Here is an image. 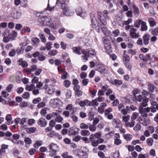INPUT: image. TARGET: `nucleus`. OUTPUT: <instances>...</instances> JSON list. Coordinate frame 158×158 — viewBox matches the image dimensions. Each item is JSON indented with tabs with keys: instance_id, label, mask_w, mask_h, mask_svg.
<instances>
[{
	"instance_id": "f257e3e1",
	"label": "nucleus",
	"mask_w": 158,
	"mask_h": 158,
	"mask_svg": "<svg viewBox=\"0 0 158 158\" xmlns=\"http://www.w3.org/2000/svg\"><path fill=\"white\" fill-rule=\"evenodd\" d=\"M66 1V0H49L48 6L46 10L51 11L54 9L56 6H55L54 5L55 4L59 5L61 4L62 7L63 5L66 4L65 3Z\"/></svg>"
},
{
	"instance_id": "f03ea898",
	"label": "nucleus",
	"mask_w": 158,
	"mask_h": 158,
	"mask_svg": "<svg viewBox=\"0 0 158 158\" xmlns=\"http://www.w3.org/2000/svg\"><path fill=\"white\" fill-rule=\"evenodd\" d=\"M61 8L63 14L67 16H71L74 14L73 10L67 4L63 5Z\"/></svg>"
},
{
	"instance_id": "7ed1b4c3",
	"label": "nucleus",
	"mask_w": 158,
	"mask_h": 158,
	"mask_svg": "<svg viewBox=\"0 0 158 158\" xmlns=\"http://www.w3.org/2000/svg\"><path fill=\"white\" fill-rule=\"evenodd\" d=\"M50 150L49 151V155L51 157L54 156L56 154L57 152L59 151L58 147L54 143H51L48 147Z\"/></svg>"
},
{
	"instance_id": "20e7f679",
	"label": "nucleus",
	"mask_w": 158,
	"mask_h": 158,
	"mask_svg": "<svg viewBox=\"0 0 158 158\" xmlns=\"http://www.w3.org/2000/svg\"><path fill=\"white\" fill-rule=\"evenodd\" d=\"M51 106L54 108H56L62 105L63 103L58 98L52 99L50 102Z\"/></svg>"
},
{
	"instance_id": "39448f33",
	"label": "nucleus",
	"mask_w": 158,
	"mask_h": 158,
	"mask_svg": "<svg viewBox=\"0 0 158 158\" xmlns=\"http://www.w3.org/2000/svg\"><path fill=\"white\" fill-rule=\"evenodd\" d=\"M139 112L141 114V116L143 117H148V113H149L150 111V108L149 107H147L143 108L141 106H139Z\"/></svg>"
},
{
	"instance_id": "423d86ee",
	"label": "nucleus",
	"mask_w": 158,
	"mask_h": 158,
	"mask_svg": "<svg viewBox=\"0 0 158 158\" xmlns=\"http://www.w3.org/2000/svg\"><path fill=\"white\" fill-rule=\"evenodd\" d=\"M123 60L124 63L127 68L131 69L132 68V65L130 63V58L127 54H124L123 56Z\"/></svg>"
},
{
	"instance_id": "0eeeda50",
	"label": "nucleus",
	"mask_w": 158,
	"mask_h": 158,
	"mask_svg": "<svg viewBox=\"0 0 158 158\" xmlns=\"http://www.w3.org/2000/svg\"><path fill=\"white\" fill-rule=\"evenodd\" d=\"M10 31L8 29H6L2 33V36L3 37L2 41L5 43H7L10 41L11 38L10 37Z\"/></svg>"
},
{
	"instance_id": "6e6552de",
	"label": "nucleus",
	"mask_w": 158,
	"mask_h": 158,
	"mask_svg": "<svg viewBox=\"0 0 158 158\" xmlns=\"http://www.w3.org/2000/svg\"><path fill=\"white\" fill-rule=\"evenodd\" d=\"M105 15H103L101 12L98 11V17L99 20H104L109 19V17L107 15L108 13V11L106 10H104L103 12Z\"/></svg>"
},
{
	"instance_id": "1a4fd4ad",
	"label": "nucleus",
	"mask_w": 158,
	"mask_h": 158,
	"mask_svg": "<svg viewBox=\"0 0 158 158\" xmlns=\"http://www.w3.org/2000/svg\"><path fill=\"white\" fill-rule=\"evenodd\" d=\"M75 11L77 15L82 18L84 17L86 15L85 11L81 7H78L75 10Z\"/></svg>"
},
{
	"instance_id": "9d476101",
	"label": "nucleus",
	"mask_w": 158,
	"mask_h": 158,
	"mask_svg": "<svg viewBox=\"0 0 158 158\" xmlns=\"http://www.w3.org/2000/svg\"><path fill=\"white\" fill-rule=\"evenodd\" d=\"M43 26H46L52 28H55V24L53 20H43L40 22Z\"/></svg>"
},
{
	"instance_id": "9b49d317",
	"label": "nucleus",
	"mask_w": 158,
	"mask_h": 158,
	"mask_svg": "<svg viewBox=\"0 0 158 158\" xmlns=\"http://www.w3.org/2000/svg\"><path fill=\"white\" fill-rule=\"evenodd\" d=\"M101 135V132H97L94 134H91L89 137V140L90 141L95 140L96 139H99Z\"/></svg>"
},
{
	"instance_id": "f8f14e48",
	"label": "nucleus",
	"mask_w": 158,
	"mask_h": 158,
	"mask_svg": "<svg viewBox=\"0 0 158 158\" xmlns=\"http://www.w3.org/2000/svg\"><path fill=\"white\" fill-rule=\"evenodd\" d=\"M80 85L74 86L73 89L75 91V95L78 97L81 96L82 94V92L80 89Z\"/></svg>"
},
{
	"instance_id": "ddd939ff",
	"label": "nucleus",
	"mask_w": 158,
	"mask_h": 158,
	"mask_svg": "<svg viewBox=\"0 0 158 158\" xmlns=\"http://www.w3.org/2000/svg\"><path fill=\"white\" fill-rule=\"evenodd\" d=\"M0 102H2L3 104H9L10 106L14 105L15 104V102L11 101L10 100L9 98H6V99H3L0 96Z\"/></svg>"
},
{
	"instance_id": "4468645a",
	"label": "nucleus",
	"mask_w": 158,
	"mask_h": 158,
	"mask_svg": "<svg viewBox=\"0 0 158 158\" xmlns=\"http://www.w3.org/2000/svg\"><path fill=\"white\" fill-rule=\"evenodd\" d=\"M43 88L45 89L46 92L48 94H52L55 91L54 89L50 87H48V85L46 84H45Z\"/></svg>"
},
{
	"instance_id": "2eb2a0df",
	"label": "nucleus",
	"mask_w": 158,
	"mask_h": 158,
	"mask_svg": "<svg viewBox=\"0 0 158 158\" xmlns=\"http://www.w3.org/2000/svg\"><path fill=\"white\" fill-rule=\"evenodd\" d=\"M38 124L41 127H44L46 126L47 122L46 120L44 118H40L38 121Z\"/></svg>"
},
{
	"instance_id": "dca6fc26",
	"label": "nucleus",
	"mask_w": 158,
	"mask_h": 158,
	"mask_svg": "<svg viewBox=\"0 0 158 158\" xmlns=\"http://www.w3.org/2000/svg\"><path fill=\"white\" fill-rule=\"evenodd\" d=\"M46 11L45 10L44 11L42 12H35L34 14L36 16V17H40V18L41 19H48V17L44 15V13Z\"/></svg>"
},
{
	"instance_id": "f3484780",
	"label": "nucleus",
	"mask_w": 158,
	"mask_h": 158,
	"mask_svg": "<svg viewBox=\"0 0 158 158\" xmlns=\"http://www.w3.org/2000/svg\"><path fill=\"white\" fill-rule=\"evenodd\" d=\"M136 29L133 28L130 30V35L132 38H137L139 37L138 34L136 33Z\"/></svg>"
},
{
	"instance_id": "a211bd4d",
	"label": "nucleus",
	"mask_w": 158,
	"mask_h": 158,
	"mask_svg": "<svg viewBox=\"0 0 158 158\" xmlns=\"http://www.w3.org/2000/svg\"><path fill=\"white\" fill-rule=\"evenodd\" d=\"M78 129L75 127H71L69 130V133L71 135H75L77 133Z\"/></svg>"
},
{
	"instance_id": "6ab92c4d",
	"label": "nucleus",
	"mask_w": 158,
	"mask_h": 158,
	"mask_svg": "<svg viewBox=\"0 0 158 158\" xmlns=\"http://www.w3.org/2000/svg\"><path fill=\"white\" fill-rule=\"evenodd\" d=\"M150 37V35L148 34H145L143 36V43L144 45H147L148 44Z\"/></svg>"
},
{
	"instance_id": "aec40b11",
	"label": "nucleus",
	"mask_w": 158,
	"mask_h": 158,
	"mask_svg": "<svg viewBox=\"0 0 158 158\" xmlns=\"http://www.w3.org/2000/svg\"><path fill=\"white\" fill-rule=\"evenodd\" d=\"M6 120L7 121V124L8 125H10L13 123V121L12 119V117L10 114H8L6 115Z\"/></svg>"
},
{
	"instance_id": "412c9836",
	"label": "nucleus",
	"mask_w": 158,
	"mask_h": 158,
	"mask_svg": "<svg viewBox=\"0 0 158 158\" xmlns=\"http://www.w3.org/2000/svg\"><path fill=\"white\" fill-rule=\"evenodd\" d=\"M19 64L23 67H26L28 66L27 62L23 60L21 58H20L18 61Z\"/></svg>"
},
{
	"instance_id": "4be33fe9",
	"label": "nucleus",
	"mask_w": 158,
	"mask_h": 158,
	"mask_svg": "<svg viewBox=\"0 0 158 158\" xmlns=\"http://www.w3.org/2000/svg\"><path fill=\"white\" fill-rule=\"evenodd\" d=\"M142 102L140 103L139 106H141L142 107H146L148 106L147 103L148 102L149 99L148 98L144 97L143 98Z\"/></svg>"
},
{
	"instance_id": "5701e85b",
	"label": "nucleus",
	"mask_w": 158,
	"mask_h": 158,
	"mask_svg": "<svg viewBox=\"0 0 158 158\" xmlns=\"http://www.w3.org/2000/svg\"><path fill=\"white\" fill-rule=\"evenodd\" d=\"M112 125L115 128L121 127H122V124L118 122L115 119H113Z\"/></svg>"
},
{
	"instance_id": "b1692460",
	"label": "nucleus",
	"mask_w": 158,
	"mask_h": 158,
	"mask_svg": "<svg viewBox=\"0 0 158 158\" xmlns=\"http://www.w3.org/2000/svg\"><path fill=\"white\" fill-rule=\"evenodd\" d=\"M133 10L134 13V15L136 16H138L140 12L139 8L137 7L136 6L134 5H133Z\"/></svg>"
},
{
	"instance_id": "393cba45",
	"label": "nucleus",
	"mask_w": 158,
	"mask_h": 158,
	"mask_svg": "<svg viewBox=\"0 0 158 158\" xmlns=\"http://www.w3.org/2000/svg\"><path fill=\"white\" fill-rule=\"evenodd\" d=\"M17 33L15 31H13L10 33V37L11 40H13L17 36Z\"/></svg>"
},
{
	"instance_id": "a878e982",
	"label": "nucleus",
	"mask_w": 158,
	"mask_h": 158,
	"mask_svg": "<svg viewBox=\"0 0 158 158\" xmlns=\"http://www.w3.org/2000/svg\"><path fill=\"white\" fill-rule=\"evenodd\" d=\"M73 52L74 53H76L78 55H80L81 54L80 50L81 48L79 47H74L72 48Z\"/></svg>"
},
{
	"instance_id": "bb28decb",
	"label": "nucleus",
	"mask_w": 158,
	"mask_h": 158,
	"mask_svg": "<svg viewBox=\"0 0 158 158\" xmlns=\"http://www.w3.org/2000/svg\"><path fill=\"white\" fill-rule=\"evenodd\" d=\"M141 123L144 126H148L150 124V121L149 119L144 118L143 119V121L141 122Z\"/></svg>"
},
{
	"instance_id": "cd10ccee",
	"label": "nucleus",
	"mask_w": 158,
	"mask_h": 158,
	"mask_svg": "<svg viewBox=\"0 0 158 158\" xmlns=\"http://www.w3.org/2000/svg\"><path fill=\"white\" fill-rule=\"evenodd\" d=\"M79 153L78 154V156L81 158H87V156L85 153L82 150L79 151Z\"/></svg>"
},
{
	"instance_id": "c85d7f7f",
	"label": "nucleus",
	"mask_w": 158,
	"mask_h": 158,
	"mask_svg": "<svg viewBox=\"0 0 158 158\" xmlns=\"http://www.w3.org/2000/svg\"><path fill=\"white\" fill-rule=\"evenodd\" d=\"M135 123V121L131 120V122H127L125 123V125L127 127H132L134 126Z\"/></svg>"
},
{
	"instance_id": "c756f323",
	"label": "nucleus",
	"mask_w": 158,
	"mask_h": 158,
	"mask_svg": "<svg viewBox=\"0 0 158 158\" xmlns=\"http://www.w3.org/2000/svg\"><path fill=\"white\" fill-rule=\"evenodd\" d=\"M70 117L72 118V120L74 122L76 123L77 122L78 118L74 113H71L70 115Z\"/></svg>"
},
{
	"instance_id": "7c9ffc66",
	"label": "nucleus",
	"mask_w": 158,
	"mask_h": 158,
	"mask_svg": "<svg viewBox=\"0 0 158 158\" xmlns=\"http://www.w3.org/2000/svg\"><path fill=\"white\" fill-rule=\"evenodd\" d=\"M36 130V128L35 127H31L27 128L26 129V131L28 133H34Z\"/></svg>"
},
{
	"instance_id": "2f4dec72",
	"label": "nucleus",
	"mask_w": 158,
	"mask_h": 158,
	"mask_svg": "<svg viewBox=\"0 0 158 158\" xmlns=\"http://www.w3.org/2000/svg\"><path fill=\"white\" fill-rule=\"evenodd\" d=\"M90 134L89 131L87 130H82L81 132V134L84 136H88Z\"/></svg>"
},
{
	"instance_id": "473e14b6",
	"label": "nucleus",
	"mask_w": 158,
	"mask_h": 158,
	"mask_svg": "<svg viewBox=\"0 0 158 158\" xmlns=\"http://www.w3.org/2000/svg\"><path fill=\"white\" fill-rule=\"evenodd\" d=\"M35 86L33 84H31V85H27L26 87V89L28 91H31L33 89H35Z\"/></svg>"
},
{
	"instance_id": "72a5a7b5",
	"label": "nucleus",
	"mask_w": 158,
	"mask_h": 158,
	"mask_svg": "<svg viewBox=\"0 0 158 158\" xmlns=\"http://www.w3.org/2000/svg\"><path fill=\"white\" fill-rule=\"evenodd\" d=\"M155 88L156 87L153 84H148V89L151 92H153Z\"/></svg>"
},
{
	"instance_id": "f704fd0d",
	"label": "nucleus",
	"mask_w": 158,
	"mask_h": 158,
	"mask_svg": "<svg viewBox=\"0 0 158 158\" xmlns=\"http://www.w3.org/2000/svg\"><path fill=\"white\" fill-rule=\"evenodd\" d=\"M122 121L125 123L128 122V120L130 119V117L129 115H127L126 116H122Z\"/></svg>"
},
{
	"instance_id": "c9c22d12",
	"label": "nucleus",
	"mask_w": 158,
	"mask_h": 158,
	"mask_svg": "<svg viewBox=\"0 0 158 158\" xmlns=\"http://www.w3.org/2000/svg\"><path fill=\"white\" fill-rule=\"evenodd\" d=\"M124 138L127 141L130 140L132 138V135L130 134H127L124 135L123 136Z\"/></svg>"
},
{
	"instance_id": "e433bc0d",
	"label": "nucleus",
	"mask_w": 158,
	"mask_h": 158,
	"mask_svg": "<svg viewBox=\"0 0 158 158\" xmlns=\"http://www.w3.org/2000/svg\"><path fill=\"white\" fill-rule=\"evenodd\" d=\"M143 97L141 95H138L135 96V99L136 101L141 102L143 100Z\"/></svg>"
},
{
	"instance_id": "4c0bfd02",
	"label": "nucleus",
	"mask_w": 158,
	"mask_h": 158,
	"mask_svg": "<svg viewBox=\"0 0 158 158\" xmlns=\"http://www.w3.org/2000/svg\"><path fill=\"white\" fill-rule=\"evenodd\" d=\"M89 127L90 131L92 132H95L97 129L96 125L93 124L90 125Z\"/></svg>"
},
{
	"instance_id": "58836bf2",
	"label": "nucleus",
	"mask_w": 158,
	"mask_h": 158,
	"mask_svg": "<svg viewBox=\"0 0 158 158\" xmlns=\"http://www.w3.org/2000/svg\"><path fill=\"white\" fill-rule=\"evenodd\" d=\"M47 135L49 137L52 138L55 136H56V134L55 131H52L48 133Z\"/></svg>"
},
{
	"instance_id": "ea45409f",
	"label": "nucleus",
	"mask_w": 158,
	"mask_h": 158,
	"mask_svg": "<svg viewBox=\"0 0 158 158\" xmlns=\"http://www.w3.org/2000/svg\"><path fill=\"white\" fill-rule=\"evenodd\" d=\"M71 82L69 80H64L63 82L64 85L66 88H68L71 85Z\"/></svg>"
},
{
	"instance_id": "a19ab883",
	"label": "nucleus",
	"mask_w": 158,
	"mask_h": 158,
	"mask_svg": "<svg viewBox=\"0 0 158 158\" xmlns=\"http://www.w3.org/2000/svg\"><path fill=\"white\" fill-rule=\"evenodd\" d=\"M57 53V51L56 50L53 49L50 51L48 52V54L51 56H53L56 55Z\"/></svg>"
},
{
	"instance_id": "79ce46f5",
	"label": "nucleus",
	"mask_w": 158,
	"mask_h": 158,
	"mask_svg": "<svg viewBox=\"0 0 158 158\" xmlns=\"http://www.w3.org/2000/svg\"><path fill=\"white\" fill-rule=\"evenodd\" d=\"M80 127L81 129H87L89 128V126L87 124L85 123H81L80 125Z\"/></svg>"
},
{
	"instance_id": "37998d69",
	"label": "nucleus",
	"mask_w": 158,
	"mask_h": 158,
	"mask_svg": "<svg viewBox=\"0 0 158 158\" xmlns=\"http://www.w3.org/2000/svg\"><path fill=\"white\" fill-rule=\"evenodd\" d=\"M61 75V78L63 80H64L67 78L69 77V74L66 71L64 72V73H63Z\"/></svg>"
},
{
	"instance_id": "c03bdc74",
	"label": "nucleus",
	"mask_w": 158,
	"mask_h": 158,
	"mask_svg": "<svg viewBox=\"0 0 158 158\" xmlns=\"http://www.w3.org/2000/svg\"><path fill=\"white\" fill-rule=\"evenodd\" d=\"M153 143V140L152 138H148L147 140V143L149 146H152Z\"/></svg>"
},
{
	"instance_id": "a18cd8bd",
	"label": "nucleus",
	"mask_w": 158,
	"mask_h": 158,
	"mask_svg": "<svg viewBox=\"0 0 158 158\" xmlns=\"http://www.w3.org/2000/svg\"><path fill=\"white\" fill-rule=\"evenodd\" d=\"M98 69V71L104 72L105 70L106 69L104 68V66L102 65H98L97 67Z\"/></svg>"
},
{
	"instance_id": "49530a36",
	"label": "nucleus",
	"mask_w": 158,
	"mask_h": 158,
	"mask_svg": "<svg viewBox=\"0 0 158 158\" xmlns=\"http://www.w3.org/2000/svg\"><path fill=\"white\" fill-rule=\"evenodd\" d=\"M139 114L137 112H134L133 113L132 115L131 116V120L135 121V120L139 116Z\"/></svg>"
},
{
	"instance_id": "de8ad7c7",
	"label": "nucleus",
	"mask_w": 158,
	"mask_h": 158,
	"mask_svg": "<svg viewBox=\"0 0 158 158\" xmlns=\"http://www.w3.org/2000/svg\"><path fill=\"white\" fill-rule=\"evenodd\" d=\"M152 34L154 36H157L158 35V27H156L151 31Z\"/></svg>"
},
{
	"instance_id": "09e8293b",
	"label": "nucleus",
	"mask_w": 158,
	"mask_h": 158,
	"mask_svg": "<svg viewBox=\"0 0 158 158\" xmlns=\"http://www.w3.org/2000/svg\"><path fill=\"white\" fill-rule=\"evenodd\" d=\"M34 74H33L31 75V77H33V79L32 80L31 82L32 83H35L37 82L38 81L39 78L38 77H34Z\"/></svg>"
},
{
	"instance_id": "8fccbe9b",
	"label": "nucleus",
	"mask_w": 158,
	"mask_h": 158,
	"mask_svg": "<svg viewBox=\"0 0 158 158\" xmlns=\"http://www.w3.org/2000/svg\"><path fill=\"white\" fill-rule=\"evenodd\" d=\"M141 128V126L140 123H137L136 125L134 127L133 129L135 131H139L140 130Z\"/></svg>"
},
{
	"instance_id": "3c124183",
	"label": "nucleus",
	"mask_w": 158,
	"mask_h": 158,
	"mask_svg": "<svg viewBox=\"0 0 158 158\" xmlns=\"http://www.w3.org/2000/svg\"><path fill=\"white\" fill-rule=\"evenodd\" d=\"M63 120V118L60 115H58L55 119V121L58 123L61 122Z\"/></svg>"
},
{
	"instance_id": "603ef678",
	"label": "nucleus",
	"mask_w": 158,
	"mask_h": 158,
	"mask_svg": "<svg viewBox=\"0 0 158 158\" xmlns=\"http://www.w3.org/2000/svg\"><path fill=\"white\" fill-rule=\"evenodd\" d=\"M21 5L24 7H26L27 6V0H21Z\"/></svg>"
},
{
	"instance_id": "864d4df0",
	"label": "nucleus",
	"mask_w": 158,
	"mask_h": 158,
	"mask_svg": "<svg viewBox=\"0 0 158 158\" xmlns=\"http://www.w3.org/2000/svg\"><path fill=\"white\" fill-rule=\"evenodd\" d=\"M52 44L51 42H48L45 44V46L47 50H50L52 48Z\"/></svg>"
},
{
	"instance_id": "5fc2aeb1",
	"label": "nucleus",
	"mask_w": 158,
	"mask_h": 158,
	"mask_svg": "<svg viewBox=\"0 0 158 158\" xmlns=\"http://www.w3.org/2000/svg\"><path fill=\"white\" fill-rule=\"evenodd\" d=\"M141 29L142 31H145L147 30V27L146 24V23L144 22H142L141 23Z\"/></svg>"
},
{
	"instance_id": "6e6d98bb",
	"label": "nucleus",
	"mask_w": 158,
	"mask_h": 158,
	"mask_svg": "<svg viewBox=\"0 0 158 158\" xmlns=\"http://www.w3.org/2000/svg\"><path fill=\"white\" fill-rule=\"evenodd\" d=\"M88 52L89 53V54H90L91 55L93 56H95L96 54V52L95 50L92 48H90L89 49Z\"/></svg>"
},
{
	"instance_id": "4d7b16f0",
	"label": "nucleus",
	"mask_w": 158,
	"mask_h": 158,
	"mask_svg": "<svg viewBox=\"0 0 158 158\" xmlns=\"http://www.w3.org/2000/svg\"><path fill=\"white\" fill-rule=\"evenodd\" d=\"M31 40L36 45L40 42V40L36 37L32 38Z\"/></svg>"
},
{
	"instance_id": "13d9d810",
	"label": "nucleus",
	"mask_w": 158,
	"mask_h": 158,
	"mask_svg": "<svg viewBox=\"0 0 158 158\" xmlns=\"http://www.w3.org/2000/svg\"><path fill=\"white\" fill-rule=\"evenodd\" d=\"M16 54V52L15 49H12L11 51L9 53V55L10 56L13 57Z\"/></svg>"
},
{
	"instance_id": "bf43d9fd",
	"label": "nucleus",
	"mask_w": 158,
	"mask_h": 158,
	"mask_svg": "<svg viewBox=\"0 0 158 158\" xmlns=\"http://www.w3.org/2000/svg\"><path fill=\"white\" fill-rule=\"evenodd\" d=\"M140 90L138 89H135L132 92L133 94L134 97L136 95H139V94H140Z\"/></svg>"
},
{
	"instance_id": "052dcab7",
	"label": "nucleus",
	"mask_w": 158,
	"mask_h": 158,
	"mask_svg": "<svg viewBox=\"0 0 158 158\" xmlns=\"http://www.w3.org/2000/svg\"><path fill=\"white\" fill-rule=\"evenodd\" d=\"M112 34L115 37H117L119 35V31L118 29H115L112 32Z\"/></svg>"
},
{
	"instance_id": "680f3d73",
	"label": "nucleus",
	"mask_w": 158,
	"mask_h": 158,
	"mask_svg": "<svg viewBox=\"0 0 158 158\" xmlns=\"http://www.w3.org/2000/svg\"><path fill=\"white\" fill-rule=\"evenodd\" d=\"M127 53L128 54H131L133 56L136 54V51L135 50H133L132 49H129L128 50Z\"/></svg>"
},
{
	"instance_id": "e2e57ef3",
	"label": "nucleus",
	"mask_w": 158,
	"mask_h": 158,
	"mask_svg": "<svg viewBox=\"0 0 158 158\" xmlns=\"http://www.w3.org/2000/svg\"><path fill=\"white\" fill-rule=\"evenodd\" d=\"M122 83L123 82L121 80L115 79L114 81V83L116 86L121 85Z\"/></svg>"
},
{
	"instance_id": "0e129e2a",
	"label": "nucleus",
	"mask_w": 158,
	"mask_h": 158,
	"mask_svg": "<svg viewBox=\"0 0 158 158\" xmlns=\"http://www.w3.org/2000/svg\"><path fill=\"white\" fill-rule=\"evenodd\" d=\"M28 105V104L27 102H23L20 103L19 104V106L21 108H23L24 107H26Z\"/></svg>"
},
{
	"instance_id": "69168bd1",
	"label": "nucleus",
	"mask_w": 158,
	"mask_h": 158,
	"mask_svg": "<svg viewBox=\"0 0 158 158\" xmlns=\"http://www.w3.org/2000/svg\"><path fill=\"white\" fill-rule=\"evenodd\" d=\"M122 143V141L119 139H115L114 141V143L116 145H119Z\"/></svg>"
},
{
	"instance_id": "338daca9",
	"label": "nucleus",
	"mask_w": 158,
	"mask_h": 158,
	"mask_svg": "<svg viewBox=\"0 0 158 158\" xmlns=\"http://www.w3.org/2000/svg\"><path fill=\"white\" fill-rule=\"evenodd\" d=\"M102 40L103 42L105 44H108L110 43V40L105 37H103Z\"/></svg>"
},
{
	"instance_id": "774afa93",
	"label": "nucleus",
	"mask_w": 158,
	"mask_h": 158,
	"mask_svg": "<svg viewBox=\"0 0 158 158\" xmlns=\"http://www.w3.org/2000/svg\"><path fill=\"white\" fill-rule=\"evenodd\" d=\"M40 36L41 41L44 43H45L46 42V39L44 35L43 34H41L40 35Z\"/></svg>"
}]
</instances>
